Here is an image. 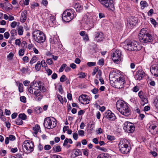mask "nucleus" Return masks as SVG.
<instances>
[{
  "label": "nucleus",
  "instance_id": "f257e3e1",
  "mask_svg": "<svg viewBox=\"0 0 158 158\" xmlns=\"http://www.w3.org/2000/svg\"><path fill=\"white\" fill-rule=\"evenodd\" d=\"M46 88L41 82L33 81L30 83L28 88L29 93L33 94L36 100L40 101L43 97V93L46 91Z\"/></svg>",
  "mask_w": 158,
  "mask_h": 158
},
{
  "label": "nucleus",
  "instance_id": "f03ea898",
  "mask_svg": "<svg viewBox=\"0 0 158 158\" xmlns=\"http://www.w3.org/2000/svg\"><path fill=\"white\" fill-rule=\"evenodd\" d=\"M119 75L115 72H112L109 74V77L110 83H114L115 87L120 89L123 87L124 80L123 77Z\"/></svg>",
  "mask_w": 158,
  "mask_h": 158
},
{
  "label": "nucleus",
  "instance_id": "7ed1b4c3",
  "mask_svg": "<svg viewBox=\"0 0 158 158\" xmlns=\"http://www.w3.org/2000/svg\"><path fill=\"white\" fill-rule=\"evenodd\" d=\"M116 105L117 110L122 115L128 116L131 114V109L127 103L123 100H119L117 101Z\"/></svg>",
  "mask_w": 158,
  "mask_h": 158
},
{
  "label": "nucleus",
  "instance_id": "20e7f679",
  "mask_svg": "<svg viewBox=\"0 0 158 158\" xmlns=\"http://www.w3.org/2000/svg\"><path fill=\"white\" fill-rule=\"evenodd\" d=\"M125 49L130 51H138L141 49L142 47L136 41L127 42L124 46Z\"/></svg>",
  "mask_w": 158,
  "mask_h": 158
},
{
  "label": "nucleus",
  "instance_id": "39448f33",
  "mask_svg": "<svg viewBox=\"0 0 158 158\" xmlns=\"http://www.w3.org/2000/svg\"><path fill=\"white\" fill-rule=\"evenodd\" d=\"M140 41L144 43L150 42L152 40V37L146 30H140L139 35Z\"/></svg>",
  "mask_w": 158,
  "mask_h": 158
},
{
  "label": "nucleus",
  "instance_id": "423d86ee",
  "mask_svg": "<svg viewBox=\"0 0 158 158\" xmlns=\"http://www.w3.org/2000/svg\"><path fill=\"white\" fill-rule=\"evenodd\" d=\"M129 142L126 139L120 140L119 144V150L123 154H127L130 152V147L128 145Z\"/></svg>",
  "mask_w": 158,
  "mask_h": 158
},
{
  "label": "nucleus",
  "instance_id": "0eeeda50",
  "mask_svg": "<svg viewBox=\"0 0 158 158\" xmlns=\"http://www.w3.org/2000/svg\"><path fill=\"white\" fill-rule=\"evenodd\" d=\"M33 36L38 43H41L45 41V36L44 34L40 30H35L32 33Z\"/></svg>",
  "mask_w": 158,
  "mask_h": 158
},
{
  "label": "nucleus",
  "instance_id": "6e6552de",
  "mask_svg": "<svg viewBox=\"0 0 158 158\" xmlns=\"http://www.w3.org/2000/svg\"><path fill=\"white\" fill-rule=\"evenodd\" d=\"M44 125L48 129L53 128L56 125V120L53 117L47 118L44 120Z\"/></svg>",
  "mask_w": 158,
  "mask_h": 158
},
{
  "label": "nucleus",
  "instance_id": "1a4fd4ad",
  "mask_svg": "<svg viewBox=\"0 0 158 158\" xmlns=\"http://www.w3.org/2000/svg\"><path fill=\"white\" fill-rule=\"evenodd\" d=\"M73 14V11L71 10H66L62 14L63 20L66 22H70L73 19V17L76 16H74Z\"/></svg>",
  "mask_w": 158,
  "mask_h": 158
},
{
  "label": "nucleus",
  "instance_id": "9d476101",
  "mask_svg": "<svg viewBox=\"0 0 158 158\" xmlns=\"http://www.w3.org/2000/svg\"><path fill=\"white\" fill-rule=\"evenodd\" d=\"M111 56L113 60L115 63L118 64L122 60V52L120 50L113 51Z\"/></svg>",
  "mask_w": 158,
  "mask_h": 158
},
{
  "label": "nucleus",
  "instance_id": "9b49d317",
  "mask_svg": "<svg viewBox=\"0 0 158 158\" xmlns=\"http://www.w3.org/2000/svg\"><path fill=\"white\" fill-rule=\"evenodd\" d=\"M33 144L31 141H26L23 143L22 148L24 152L27 153H29L33 150Z\"/></svg>",
  "mask_w": 158,
  "mask_h": 158
},
{
  "label": "nucleus",
  "instance_id": "f8f14e48",
  "mask_svg": "<svg viewBox=\"0 0 158 158\" xmlns=\"http://www.w3.org/2000/svg\"><path fill=\"white\" fill-rule=\"evenodd\" d=\"M82 21L86 24L85 26L86 27L89 26L91 27H93V19L92 16L89 14L88 13L84 16L82 19Z\"/></svg>",
  "mask_w": 158,
  "mask_h": 158
},
{
  "label": "nucleus",
  "instance_id": "ddd939ff",
  "mask_svg": "<svg viewBox=\"0 0 158 158\" xmlns=\"http://www.w3.org/2000/svg\"><path fill=\"white\" fill-rule=\"evenodd\" d=\"M123 129L125 131L128 133H131L134 131L135 127L133 123L129 122H126L124 124Z\"/></svg>",
  "mask_w": 158,
  "mask_h": 158
},
{
  "label": "nucleus",
  "instance_id": "4468645a",
  "mask_svg": "<svg viewBox=\"0 0 158 158\" xmlns=\"http://www.w3.org/2000/svg\"><path fill=\"white\" fill-rule=\"evenodd\" d=\"M106 8H109L112 10H114L113 0H98Z\"/></svg>",
  "mask_w": 158,
  "mask_h": 158
},
{
  "label": "nucleus",
  "instance_id": "2eb2a0df",
  "mask_svg": "<svg viewBox=\"0 0 158 158\" xmlns=\"http://www.w3.org/2000/svg\"><path fill=\"white\" fill-rule=\"evenodd\" d=\"M78 100L82 104H88L89 102V97L86 94H82L79 97Z\"/></svg>",
  "mask_w": 158,
  "mask_h": 158
},
{
  "label": "nucleus",
  "instance_id": "dca6fc26",
  "mask_svg": "<svg viewBox=\"0 0 158 158\" xmlns=\"http://www.w3.org/2000/svg\"><path fill=\"white\" fill-rule=\"evenodd\" d=\"M127 26L132 29L131 27L134 26L138 22V19L136 18L131 16L128 18L127 19Z\"/></svg>",
  "mask_w": 158,
  "mask_h": 158
},
{
  "label": "nucleus",
  "instance_id": "f3484780",
  "mask_svg": "<svg viewBox=\"0 0 158 158\" xmlns=\"http://www.w3.org/2000/svg\"><path fill=\"white\" fill-rule=\"evenodd\" d=\"M105 117L110 120H114L115 119V115L110 110H108L105 113Z\"/></svg>",
  "mask_w": 158,
  "mask_h": 158
},
{
  "label": "nucleus",
  "instance_id": "a211bd4d",
  "mask_svg": "<svg viewBox=\"0 0 158 158\" xmlns=\"http://www.w3.org/2000/svg\"><path fill=\"white\" fill-rule=\"evenodd\" d=\"M138 95L142 102V104L144 105L148 102L147 98L146 97L145 94L141 91H140L138 93Z\"/></svg>",
  "mask_w": 158,
  "mask_h": 158
},
{
  "label": "nucleus",
  "instance_id": "6ab92c4d",
  "mask_svg": "<svg viewBox=\"0 0 158 158\" xmlns=\"http://www.w3.org/2000/svg\"><path fill=\"white\" fill-rule=\"evenodd\" d=\"M144 73L142 70H139L136 72V74L135 77L136 80L140 81L144 76Z\"/></svg>",
  "mask_w": 158,
  "mask_h": 158
},
{
  "label": "nucleus",
  "instance_id": "aec40b11",
  "mask_svg": "<svg viewBox=\"0 0 158 158\" xmlns=\"http://www.w3.org/2000/svg\"><path fill=\"white\" fill-rule=\"evenodd\" d=\"M104 38L103 34L101 32L96 33L95 34L94 41L97 42H100Z\"/></svg>",
  "mask_w": 158,
  "mask_h": 158
},
{
  "label": "nucleus",
  "instance_id": "412c9836",
  "mask_svg": "<svg viewBox=\"0 0 158 158\" xmlns=\"http://www.w3.org/2000/svg\"><path fill=\"white\" fill-rule=\"evenodd\" d=\"M150 72L155 77H158V66H152L150 68Z\"/></svg>",
  "mask_w": 158,
  "mask_h": 158
},
{
  "label": "nucleus",
  "instance_id": "4be33fe9",
  "mask_svg": "<svg viewBox=\"0 0 158 158\" xmlns=\"http://www.w3.org/2000/svg\"><path fill=\"white\" fill-rule=\"evenodd\" d=\"M27 12L26 10L23 11L21 13V16L20 18V21L22 22H24L27 19Z\"/></svg>",
  "mask_w": 158,
  "mask_h": 158
},
{
  "label": "nucleus",
  "instance_id": "5701e85b",
  "mask_svg": "<svg viewBox=\"0 0 158 158\" xmlns=\"http://www.w3.org/2000/svg\"><path fill=\"white\" fill-rule=\"evenodd\" d=\"M33 129L34 131L33 134L35 136H36L38 132H41L40 126L38 124L36 125L33 128Z\"/></svg>",
  "mask_w": 158,
  "mask_h": 158
},
{
  "label": "nucleus",
  "instance_id": "b1692460",
  "mask_svg": "<svg viewBox=\"0 0 158 158\" xmlns=\"http://www.w3.org/2000/svg\"><path fill=\"white\" fill-rule=\"evenodd\" d=\"M15 139V137L13 135H9L8 137H6L5 139V143L6 144H8L9 143V140L14 141Z\"/></svg>",
  "mask_w": 158,
  "mask_h": 158
},
{
  "label": "nucleus",
  "instance_id": "393cba45",
  "mask_svg": "<svg viewBox=\"0 0 158 158\" xmlns=\"http://www.w3.org/2000/svg\"><path fill=\"white\" fill-rule=\"evenodd\" d=\"M74 152V153H73L71 155V156L73 158H74L82 154V152L80 151L79 149H77Z\"/></svg>",
  "mask_w": 158,
  "mask_h": 158
},
{
  "label": "nucleus",
  "instance_id": "a878e982",
  "mask_svg": "<svg viewBox=\"0 0 158 158\" xmlns=\"http://www.w3.org/2000/svg\"><path fill=\"white\" fill-rule=\"evenodd\" d=\"M50 43L52 44L57 45L58 43V40L56 37H53L50 39Z\"/></svg>",
  "mask_w": 158,
  "mask_h": 158
},
{
  "label": "nucleus",
  "instance_id": "bb28decb",
  "mask_svg": "<svg viewBox=\"0 0 158 158\" xmlns=\"http://www.w3.org/2000/svg\"><path fill=\"white\" fill-rule=\"evenodd\" d=\"M68 143L70 144H72L73 143V141L70 139L66 138L63 143V146H66Z\"/></svg>",
  "mask_w": 158,
  "mask_h": 158
},
{
  "label": "nucleus",
  "instance_id": "cd10ccee",
  "mask_svg": "<svg viewBox=\"0 0 158 158\" xmlns=\"http://www.w3.org/2000/svg\"><path fill=\"white\" fill-rule=\"evenodd\" d=\"M97 158H110V156L107 154L102 153L98 155Z\"/></svg>",
  "mask_w": 158,
  "mask_h": 158
},
{
  "label": "nucleus",
  "instance_id": "c85d7f7f",
  "mask_svg": "<svg viewBox=\"0 0 158 158\" xmlns=\"http://www.w3.org/2000/svg\"><path fill=\"white\" fill-rule=\"evenodd\" d=\"M41 65L40 62L39 61H38L36 64L35 65V69L37 71H39L41 68Z\"/></svg>",
  "mask_w": 158,
  "mask_h": 158
},
{
  "label": "nucleus",
  "instance_id": "c756f323",
  "mask_svg": "<svg viewBox=\"0 0 158 158\" xmlns=\"http://www.w3.org/2000/svg\"><path fill=\"white\" fill-rule=\"evenodd\" d=\"M140 4L141 6V8L142 9H144L145 7L148 6V5L146 1H141Z\"/></svg>",
  "mask_w": 158,
  "mask_h": 158
},
{
  "label": "nucleus",
  "instance_id": "7c9ffc66",
  "mask_svg": "<svg viewBox=\"0 0 158 158\" xmlns=\"http://www.w3.org/2000/svg\"><path fill=\"white\" fill-rule=\"evenodd\" d=\"M156 127L157 126L156 125H153L150 127V130H152V133L155 134L157 132V131L156 129Z\"/></svg>",
  "mask_w": 158,
  "mask_h": 158
},
{
  "label": "nucleus",
  "instance_id": "2f4dec72",
  "mask_svg": "<svg viewBox=\"0 0 158 158\" xmlns=\"http://www.w3.org/2000/svg\"><path fill=\"white\" fill-rule=\"evenodd\" d=\"M53 150L56 152H58L61 151V148L59 145L55 146L53 148Z\"/></svg>",
  "mask_w": 158,
  "mask_h": 158
},
{
  "label": "nucleus",
  "instance_id": "473e14b6",
  "mask_svg": "<svg viewBox=\"0 0 158 158\" xmlns=\"http://www.w3.org/2000/svg\"><path fill=\"white\" fill-rule=\"evenodd\" d=\"M18 117L23 120H25L27 119V116L24 113L20 114L19 115Z\"/></svg>",
  "mask_w": 158,
  "mask_h": 158
},
{
  "label": "nucleus",
  "instance_id": "72a5a7b5",
  "mask_svg": "<svg viewBox=\"0 0 158 158\" xmlns=\"http://www.w3.org/2000/svg\"><path fill=\"white\" fill-rule=\"evenodd\" d=\"M15 123L16 124L20 125L23 124V121L22 119L18 117V118L16 120Z\"/></svg>",
  "mask_w": 158,
  "mask_h": 158
},
{
  "label": "nucleus",
  "instance_id": "f704fd0d",
  "mask_svg": "<svg viewBox=\"0 0 158 158\" xmlns=\"http://www.w3.org/2000/svg\"><path fill=\"white\" fill-rule=\"evenodd\" d=\"M37 58L36 56H33L30 62V63L32 64L35 63L37 60Z\"/></svg>",
  "mask_w": 158,
  "mask_h": 158
},
{
  "label": "nucleus",
  "instance_id": "c9c22d12",
  "mask_svg": "<svg viewBox=\"0 0 158 158\" xmlns=\"http://www.w3.org/2000/svg\"><path fill=\"white\" fill-rule=\"evenodd\" d=\"M153 103L156 107L158 109V97L155 99Z\"/></svg>",
  "mask_w": 158,
  "mask_h": 158
},
{
  "label": "nucleus",
  "instance_id": "e433bc0d",
  "mask_svg": "<svg viewBox=\"0 0 158 158\" xmlns=\"http://www.w3.org/2000/svg\"><path fill=\"white\" fill-rule=\"evenodd\" d=\"M75 8L76 9V10L78 12H79L82 9V7L79 5H75Z\"/></svg>",
  "mask_w": 158,
  "mask_h": 158
},
{
  "label": "nucleus",
  "instance_id": "4c0bfd02",
  "mask_svg": "<svg viewBox=\"0 0 158 158\" xmlns=\"http://www.w3.org/2000/svg\"><path fill=\"white\" fill-rule=\"evenodd\" d=\"M96 148L98 150L102 151L103 152H106L107 149L106 148L103 147H100L99 146H97L96 147Z\"/></svg>",
  "mask_w": 158,
  "mask_h": 158
},
{
  "label": "nucleus",
  "instance_id": "58836bf2",
  "mask_svg": "<svg viewBox=\"0 0 158 158\" xmlns=\"http://www.w3.org/2000/svg\"><path fill=\"white\" fill-rule=\"evenodd\" d=\"M78 135L81 136H83L85 135V131L82 130H79L77 131Z\"/></svg>",
  "mask_w": 158,
  "mask_h": 158
},
{
  "label": "nucleus",
  "instance_id": "ea45409f",
  "mask_svg": "<svg viewBox=\"0 0 158 158\" xmlns=\"http://www.w3.org/2000/svg\"><path fill=\"white\" fill-rule=\"evenodd\" d=\"M19 92L21 93L23 91V85L21 83H19Z\"/></svg>",
  "mask_w": 158,
  "mask_h": 158
},
{
  "label": "nucleus",
  "instance_id": "a19ab883",
  "mask_svg": "<svg viewBox=\"0 0 158 158\" xmlns=\"http://www.w3.org/2000/svg\"><path fill=\"white\" fill-rule=\"evenodd\" d=\"M148 82L151 86H154L155 85V82L154 81L148 80Z\"/></svg>",
  "mask_w": 158,
  "mask_h": 158
},
{
  "label": "nucleus",
  "instance_id": "79ce46f5",
  "mask_svg": "<svg viewBox=\"0 0 158 158\" xmlns=\"http://www.w3.org/2000/svg\"><path fill=\"white\" fill-rule=\"evenodd\" d=\"M24 53V49H20L19 52V56H23Z\"/></svg>",
  "mask_w": 158,
  "mask_h": 158
},
{
  "label": "nucleus",
  "instance_id": "37998d69",
  "mask_svg": "<svg viewBox=\"0 0 158 158\" xmlns=\"http://www.w3.org/2000/svg\"><path fill=\"white\" fill-rule=\"evenodd\" d=\"M66 66V64H63L60 68L59 72H62Z\"/></svg>",
  "mask_w": 158,
  "mask_h": 158
},
{
  "label": "nucleus",
  "instance_id": "c03bdc74",
  "mask_svg": "<svg viewBox=\"0 0 158 158\" xmlns=\"http://www.w3.org/2000/svg\"><path fill=\"white\" fill-rule=\"evenodd\" d=\"M14 56V54L12 52H10L7 56V57L9 60H11Z\"/></svg>",
  "mask_w": 158,
  "mask_h": 158
},
{
  "label": "nucleus",
  "instance_id": "a18cd8bd",
  "mask_svg": "<svg viewBox=\"0 0 158 158\" xmlns=\"http://www.w3.org/2000/svg\"><path fill=\"white\" fill-rule=\"evenodd\" d=\"M46 63L49 65H51L53 63V61L51 58H48L47 59Z\"/></svg>",
  "mask_w": 158,
  "mask_h": 158
},
{
  "label": "nucleus",
  "instance_id": "49530a36",
  "mask_svg": "<svg viewBox=\"0 0 158 158\" xmlns=\"http://www.w3.org/2000/svg\"><path fill=\"white\" fill-rule=\"evenodd\" d=\"M20 101L23 103H25L26 101V98L24 96H22L20 97Z\"/></svg>",
  "mask_w": 158,
  "mask_h": 158
},
{
  "label": "nucleus",
  "instance_id": "de8ad7c7",
  "mask_svg": "<svg viewBox=\"0 0 158 158\" xmlns=\"http://www.w3.org/2000/svg\"><path fill=\"white\" fill-rule=\"evenodd\" d=\"M40 62L41 64H42L41 66L42 67H45L47 66V64H46L44 60H42Z\"/></svg>",
  "mask_w": 158,
  "mask_h": 158
},
{
  "label": "nucleus",
  "instance_id": "09e8293b",
  "mask_svg": "<svg viewBox=\"0 0 158 158\" xmlns=\"http://www.w3.org/2000/svg\"><path fill=\"white\" fill-rule=\"evenodd\" d=\"M87 65L89 67L94 66L96 64L95 62H89L87 63Z\"/></svg>",
  "mask_w": 158,
  "mask_h": 158
},
{
  "label": "nucleus",
  "instance_id": "8fccbe9b",
  "mask_svg": "<svg viewBox=\"0 0 158 158\" xmlns=\"http://www.w3.org/2000/svg\"><path fill=\"white\" fill-rule=\"evenodd\" d=\"M57 97L58 99L60 101V102L61 103H63V100L62 97L60 95H58Z\"/></svg>",
  "mask_w": 158,
  "mask_h": 158
},
{
  "label": "nucleus",
  "instance_id": "3c124183",
  "mask_svg": "<svg viewBox=\"0 0 158 158\" xmlns=\"http://www.w3.org/2000/svg\"><path fill=\"white\" fill-rule=\"evenodd\" d=\"M104 60L103 59L99 60L98 64L99 65H103L104 64Z\"/></svg>",
  "mask_w": 158,
  "mask_h": 158
},
{
  "label": "nucleus",
  "instance_id": "603ef678",
  "mask_svg": "<svg viewBox=\"0 0 158 158\" xmlns=\"http://www.w3.org/2000/svg\"><path fill=\"white\" fill-rule=\"evenodd\" d=\"M83 154L86 156H87L88 155V150L86 149H82Z\"/></svg>",
  "mask_w": 158,
  "mask_h": 158
},
{
  "label": "nucleus",
  "instance_id": "864d4df0",
  "mask_svg": "<svg viewBox=\"0 0 158 158\" xmlns=\"http://www.w3.org/2000/svg\"><path fill=\"white\" fill-rule=\"evenodd\" d=\"M80 78H84L85 76V73L81 72L79 74Z\"/></svg>",
  "mask_w": 158,
  "mask_h": 158
},
{
  "label": "nucleus",
  "instance_id": "5fc2aeb1",
  "mask_svg": "<svg viewBox=\"0 0 158 158\" xmlns=\"http://www.w3.org/2000/svg\"><path fill=\"white\" fill-rule=\"evenodd\" d=\"M65 76L64 75H63L60 78V81L61 82H64L65 80Z\"/></svg>",
  "mask_w": 158,
  "mask_h": 158
},
{
  "label": "nucleus",
  "instance_id": "6e6d98bb",
  "mask_svg": "<svg viewBox=\"0 0 158 158\" xmlns=\"http://www.w3.org/2000/svg\"><path fill=\"white\" fill-rule=\"evenodd\" d=\"M73 137L75 140H77L78 139L77 134L76 133H73Z\"/></svg>",
  "mask_w": 158,
  "mask_h": 158
},
{
  "label": "nucleus",
  "instance_id": "4d7b16f0",
  "mask_svg": "<svg viewBox=\"0 0 158 158\" xmlns=\"http://www.w3.org/2000/svg\"><path fill=\"white\" fill-rule=\"evenodd\" d=\"M150 21L151 23L153 24L154 26H156V21L153 19L150 18Z\"/></svg>",
  "mask_w": 158,
  "mask_h": 158
},
{
  "label": "nucleus",
  "instance_id": "13d9d810",
  "mask_svg": "<svg viewBox=\"0 0 158 158\" xmlns=\"http://www.w3.org/2000/svg\"><path fill=\"white\" fill-rule=\"evenodd\" d=\"M15 44L18 45H20L21 44V42L19 39H16L15 41Z\"/></svg>",
  "mask_w": 158,
  "mask_h": 158
},
{
  "label": "nucleus",
  "instance_id": "bf43d9fd",
  "mask_svg": "<svg viewBox=\"0 0 158 158\" xmlns=\"http://www.w3.org/2000/svg\"><path fill=\"white\" fill-rule=\"evenodd\" d=\"M139 88L138 86H135L134 87L133 89V92H136L139 90Z\"/></svg>",
  "mask_w": 158,
  "mask_h": 158
},
{
  "label": "nucleus",
  "instance_id": "052dcab7",
  "mask_svg": "<svg viewBox=\"0 0 158 158\" xmlns=\"http://www.w3.org/2000/svg\"><path fill=\"white\" fill-rule=\"evenodd\" d=\"M98 91V90L96 88H94L92 90V92L94 94H97Z\"/></svg>",
  "mask_w": 158,
  "mask_h": 158
},
{
  "label": "nucleus",
  "instance_id": "680f3d73",
  "mask_svg": "<svg viewBox=\"0 0 158 158\" xmlns=\"http://www.w3.org/2000/svg\"><path fill=\"white\" fill-rule=\"evenodd\" d=\"M16 24H17V23L15 22L14 21V22H12L11 23L10 26L12 28H14L16 26Z\"/></svg>",
  "mask_w": 158,
  "mask_h": 158
},
{
  "label": "nucleus",
  "instance_id": "e2e57ef3",
  "mask_svg": "<svg viewBox=\"0 0 158 158\" xmlns=\"http://www.w3.org/2000/svg\"><path fill=\"white\" fill-rule=\"evenodd\" d=\"M9 33L8 32H6L4 34V37L6 39H7L9 36Z\"/></svg>",
  "mask_w": 158,
  "mask_h": 158
},
{
  "label": "nucleus",
  "instance_id": "0e129e2a",
  "mask_svg": "<svg viewBox=\"0 0 158 158\" xmlns=\"http://www.w3.org/2000/svg\"><path fill=\"white\" fill-rule=\"evenodd\" d=\"M51 148V147L50 145H47L45 146L44 148L45 150H48Z\"/></svg>",
  "mask_w": 158,
  "mask_h": 158
},
{
  "label": "nucleus",
  "instance_id": "69168bd1",
  "mask_svg": "<svg viewBox=\"0 0 158 158\" xmlns=\"http://www.w3.org/2000/svg\"><path fill=\"white\" fill-rule=\"evenodd\" d=\"M98 71V69L95 68L93 70V72L92 73V75L93 76L95 75Z\"/></svg>",
  "mask_w": 158,
  "mask_h": 158
},
{
  "label": "nucleus",
  "instance_id": "338daca9",
  "mask_svg": "<svg viewBox=\"0 0 158 158\" xmlns=\"http://www.w3.org/2000/svg\"><path fill=\"white\" fill-rule=\"evenodd\" d=\"M30 82L29 81L26 80L23 81V83L25 86H27L28 85Z\"/></svg>",
  "mask_w": 158,
  "mask_h": 158
},
{
  "label": "nucleus",
  "instance_id": "774afa93",
  "mask_svg": "<svg viewBox=\"0 0 158 158\" xmlns=\"http://www.w3.org/2000/svg\"><path fill=\"white\" fill-rule=\"evenodd\" d=\"M57 76L56 73H54L52 75V78L53 79H55L57 77Z\"/></svg>",
  "mask_w": 158,
  "mask_h": 158
}]
</instances>
